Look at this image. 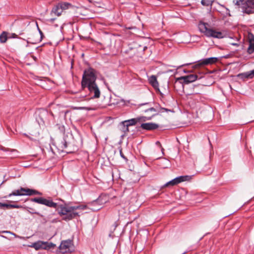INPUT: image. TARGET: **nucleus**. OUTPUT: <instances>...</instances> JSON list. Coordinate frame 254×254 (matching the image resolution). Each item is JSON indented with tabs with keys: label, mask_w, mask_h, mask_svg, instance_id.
Here are the masks:
<instances>
[{
	"label": "nucleus",
	"mask_w": 254,
	"mask_h": 254,
	"mask_svg": "<svg viewBox=\"0 0 254 254\" xmlns=\"http://www.w3.org/2000/svg\"><path fill=\"white\" fill-rule=\"evenodd\" d=\"M31 201L39 204H41L50 207L58 208L59 214L63 216V219L65 221H69L79 216V212L77 210H84L86 208V205L70 206L65 204L61 205L58 207L57 203L53 202L51 199H47L42 197H35L30 199Z\"/></svg>",
	"instance_id": "nucleus-1"
},
{
	"label": "nucleus",
	"mask_w": 254,
	"mask_h": 254,
	"mask_svg": "<svg viewBox=\"0 0 254 254\" xmlns=\"http://www.w3.org/2000/svg\"><path fill=\"white\" fill-rule=\"evenodd\" d=\"M95 70L92 68H89L84 71L81 81V87L82 89L87 88L89 94L92 98H98L100 96V91L96 83V76L95 74Z\"/></svg>",
	"instance_id": "nucleus-2"
},
{
	"label": "nucleus",
	"mask_w": 254,
	"mask_h": 254,
	"mask_svg": "<svg viewBox=\"0 0 254 254\" xmlns=\"http://www.w3.org/2000/svg\"><path fill=\"white\" fill-rule=\"evenodd\" d=\"M198 26L200 32L203 33L207 37L221 39L224 37V33L213 28H209V25L207 23L200 22Z\"/></svg>",
	"instance_id": "nucleus-3"
},
{
	"label": "nucleus",
	"mask_w": 254,
	"mask_h": 254,
	"mask_svg": "<svg viewBox=\"0 0 254 254\" xmlns=\"http://www.w3.org/2000/svg\"><path fill=\"white\" fill-rule=\"evenodd\" d=\"M218 60V59L215 57H211L204 59L198 61L196 64L194 65L193 67L197 68L204 65L212 64L216 63Z\"/></svg>",
	"instance_id": "nucleus-4"
},
{
	"label": "nucleus",
	"mask_w": 254,
	"mask_h": 254,
	"mask_svg": "<svg viewBox=\"0 0 254 254\" xmlns=\"http://www.w3.org/2000/svg\"><path fill=\"white\" fill-rule=\"evenodd\" d=\"M243 12L250 14L254 13V0H247L243 4Z\"/></svg>",
	"instance_id": "nucleus-5"
},
{
	"label": "nucleus",
	"mask_w": 254,
	"mask_h": 254,
	"mask_svg": "<svg viewBox=\"0 0 254 254\" xmlns=\"http://www.w3.org/2000/svg\"><path fill=\"white\" fill-rule=\"evenodd\" d=\"M55 246L56 245L53 243L38 241L33 243L32 244V247L35 248V249L36 250H38L41 249H48L51 248H54Z\"/></svg>",
	"instance_id": "nucleus-6"
},
{
	"label": "nucleus",
	"mask_w": 254,
	"mask_h": 254,
	"mask_svg": "<svg viewBox=\"0 0 254 254\" xmlns=\"http://www.w3.org/2000/svg\"><path fill=\"white\" fill-rule=\"evenodd\" d=\"M197 78L196 74H190L187 76H181L177 79L178 81H181L182 84H189L195 81Z\"/></svg>",
	"instance_id": "nucleus-7"
},
{
	"label": "nucleus",
	"mask_w": 254,
	"mask_h": 254,
	"mask_svg": "<svg viewBox=\"0 0 254 254\" xmlns=\"http://www.w3.org/2000/svg\"><path fill=\"white\" fill-rule=\"evenodd\" d=\"M72 246V242L70 240H66L63 241L59 249L63 254H64L69 252L70 248Z\"/></svg>",
	"instance_id": "nucleus-8"
},
{
	"label": "nucleus",
	"mask_w": 254,
	"mask_h": 254,
	"mask_svg": "<svg viewBox=\"0 0 254 254\" xmlns=\"http://www.w3.org/2000/svg\"><path fill=\"white\" fill-rule=\"evenodd\" d=\"M144 111L147 116L145 117L147 120H150L152 117L156 116L158 114V112H160L157 108H155L154 107H149L148 108L145 109Z\"/></svg>",
	"instance_id": "nucleus-9"
},
{
	"label": "nucleus",
	"mask_w": 254,
	"mask_h": 254,
	"mask_svg": "<svg viewBox=\"0 0 254 254\" xmlns=\"http://www.w3.org/2000/svg\"><path fill=\"white\" fill-rule=\"evenodd\" d=\"M20 193L21 195H32L35 194L41 195V193L38 191L37 190H32L28 188H20Z\"/></svg>",
	"instance_id": "nucleus-10"
},
{
	"label": "nucleus",
	"mask_w": 254,
	"mask_h": 254,
	"mask_svg": "<svg viewBox=\"0 0 254 254\" xmlns=\"http://www.w3.org/2000/svg\"><path fill=\"white\" fill-rule=\"evenodd\" d=\"M249 47L247 52L249 54H251L254 52V35L252 33L248 35Z\"/></svg>",
	"instance_id": "nucleus-11"
},
{
	"label": "nucleus",
	"mask_w": 254,
	"mask_h": 254,
	"mask_svg": "<svg viewBox=\"0 0 254 254\" xmlns=\"http://www.w3.org/2000/svg\"><path fill=\"white\" fill-rule=\"evenodd\" d=\"M158 127L159 126L157 124L153 123H143L140 126V127L142 129L147 130H151L157 129Z\"/></svg>",
	"instance_id": "nucleus-12"
},
{
	"label": "nucleus",
	"mask_w": 254,
	"mask_h": 254,
	"mask_svg": "<svg viewBox=\"0 0 254 254\" xmlns=\"http://www.w3.org/2000/svg\"><path fill=\"white\" fill-rule=\"evenodd\" d=\"M238 76L243 79L252 78L254 76V69L247 72L240 73Z\"/></svg>",
	"instance_id": "nucleus-13"
},
{
	"label": "nucleus",
	"mask_w": 254,
	"mask_h": 254,
	"mask_svg": "<svg viewBox=\"0 0 254 254\" xmlns=\"http://www.w3.org/2000/svg\"><path fill=\"white\" fill-rule=\"evenodd\" d=\"M119 128L120 130L124 133V134H126L127 132H129V127L125 121H123L121 122L119 125Z\"/></svg>",
	"instance_id": "nucleus-14"
},
{
	"label": "nucleus",
	"mask_w": 254,
	"mask_h": 254,
	"mask_svg": "<svg viewBox=\"0 0 254 254\" xmlns=\"http://www.w3.org/2000/svg\"><path fill=\"white\" fill-rule=\"evenodd\" d=\"M63 11L59 3H58L53 7L51 13H54L56 15L59 16L62 14Z\"/></svg>",
	"instance_id": "nucleus-15"
},
{
	"label": "nucleus",
	"mask_w": 254,
	"mask_h": 254,
	"mask_svg": "<svg viewBox=\"0 0 254 254\" xmlns=\"http://www.w3.org/2000/svg\"><path fill=\"white\" fill-rule=\"evenodd\" d=\"M191 179V177L189 176H182L177 177L174 179L176 185L186 181H189Z\"/></svg>",
	"instance_id": "nucleus-16"
},
{
	"label": "nucleus",
	"mask_w": 254,
	"mask_h": 254,
	"mask_svg": "<svg viewBox=\"0 0 254 254\" xmlns=\"http://www.w3.org/2000/svg\"><path fill=\"white\" fill-rule=\"evenodd\" d=\"M141 118H133L125 121L128 127L135 125L137 122L141 121Z\"/></svg>",
	"instance_id": "nucleus-17"
},
{
	"label": "nucleus",
	"mask_w": 254,
	"mask_h": 254,
	"mask_svg": "<svg viewBox=\"0 0 254 254\" xmlns=\"http://www.w3.org/2000/svg\"><path fill=\"white\" fill-rule=\"evenodd\" d=\"M59 3L60 6L61 7L63 11L64 10H66L72 7V5L69 2H59Z\"/></svg>",
	"instance_id": "nucleus-18"
},
{
	"label": "nucleus",
	"mask_w": 254,
	"mask_h": 254,
	"mask_svg": "<svg viewBox=\"0 0 254 254\" xmlns=\"http://www.w3.org/2000/svg\"><path fill=\"white\" fill-rule=\"evenodd\" d=\"M8 33L7 32L3 31L0 35V42L2 43H4L6 42Z\"/></svg>",
	"instance_id": "nucleus-19"
},
{
	"label": "nucleus",
	"mask_w": 254,
	"mask_h": 254,
	"mask_svg": "<svg viewBox=\"0 0 254 254\" xmlns=\"http://www.w3.org/2000/svg\"><path fill=\"white\" fill-rule=\"evenodd\" d=\"M149 82L150 84L154 87L156 88L158 86V82L157 80L156 77L154 75H152L150 79Z\"/></svg>",
	"instance_id": "nucleus-20"
},
{
	"label": "nucleus",
	"mask_w": 254,
	"mask_h": 254,
	"mask_svg": "<svg viewBox=\"0 0 254 254\" xmlns=\"http://www.w3.org/2000/svg\"><path fill=\"white\" fill-rule=\"evenodd\" d=\"M12 195H14V196L21 195V194L20 193V189L13 191L11 193L8 194V196L10 197Z\"/></svg>",
	"instance_id": "nucleus-21"
},
{
	"label": "nucleus",
	"mask_w": 254,
	"mask_h": 254,
	"mask_svg": "<svg viewBox=\"0 0 254 254\" xmlns=\"http://www.w3.org/2000/svg\"><path fill=\"white\" fill-rule=\"evenodd\" d=\"M59 145L62 149H65L67 147V142L64 140H63L59 143Z\"/></svg>",
	"instance_id": "nucleus-22"
},
{
	"label": "nucleus",
	"mask_w": 254,
	"mask_h": 254,
	"mask_svg": "<svg viewBox=\"0 0 254 254\" xmlns=\"http://www.w3.org/2000/svg\"><path fill=\"white\" fill-rule=\"evenodd\" d=\"M22 206L16 204H7V208H22Z\"/></svg>",
	"instance_id": "nucleus-23"
},
{
	"label": "nucleus",
	"mask_w": 254,
	"mask_h": 254,
	"mask_svg": "<svg viewBox=\"0 0 254 254\" xmlns=\"http://www.w3.org/2000/svg\"><path fill=\"white\" fill-rule=\"evenodd\" d=\"M201 3L204 6H209L212 4V2L208 0H202Z\"/></svg>",
	"instance_id": "nucleus-24"
},
{
	"label": "nucleus",
	"mask_w": 254,
	"mask_h": 254,
	"mask_svg": "<svg viewBox=\"0 0 254 254\" xmlns=\"http://www.w3.org/2000/svg\"><path fill=\"white\" fill-rule=\"evenodd\" d=\"M234 2H235V5H237L238 6L241 5L242 8L243 4L245 2L244 1V0H235L234 1Z\"/></svg>",
	"instance_id": "nucleus-25"
},
{
	"label": "nucleus",
	"mask_w": 254,
	"mask_h": 254,
	"mask_svg": "<svg viewBox=\"0 0 254 254\" xmlns=\"http://www.w3.org/2000/svg\"><path fill=\"white\" fill-rule=\"evenodd\" d=\"M175 185H176L174 179L169 181V182L167 183L164 186L165 187H168L169 186H175Z\"/></svg>",
	"instance_id": "nucleus-26"
},
{
	"label": "nucleus",
	"mask_w": 254,
	"mask_h": 254,
	"mask_svg": "<svg viewBox=\"0 0 254 254\" xmlns=\"http://www.w3.org/2000/svg\"><path fill=\"white\" fill-rule=\"evenodd\" d=\"M84 97H84V96H81V97H76L75 100L77 102L82 101L84 100Z\"/></svg>",
	"instance_id": "nucleus-27"
},
{
	"label": "nucleus",
	"mask_w": 254,
	"mask_h": 254,
	"mask_svg": "<svg viewBox=\"0 0 254 254\" xmlns=\"http://www.w3.org/2000/svg\"><path fill=\"white\" fill-rule=\"evenodd\" d=\"M29 209H30L31 210H32V212L29 211V212L30 213H31V214H37V215H38L39 216H42V215L39 212H36V211H34V210L32 208H30Z\"/></svg>",
	"instance_id": "nucleus-28"
},
{
	"label": "nucleus",
	"mask_w": 254,
	"mask_h": 254,
	"mask_svg": "<svg viewBox=\"0 0 254 254\" xmlns=\"http://www.w3.org/2000/svg\"><path fill=\"white\" fill-rule=\"evenodd\" d=\"M36 25H37V29H38V31L39 32V33L41 35V37H42V36H43V33L42 32V31L40 30V29L39 28L37 22H36Z\"/></svg>",
	"instance_id": "nucleus-29"
},
{
	"label": "nucleus",
	"mask_w": 254,
	"mask_h": 254,
	"mask_svg": "<svg viewBox=\"0 0 254 254\" xmlns=\"http://www.w3.org/2000/svg\"><path fill=\"white\" fill-rule=\"evenodd\" d=\"M156 143V144H158V145L160 146V148H161V151H162V154H164V152H163V151H164V148L162 147V146H161V144H160V142H159V141H157Z\"/></svg>",
	"instance_id": "nucleus-30"
},
{
	"label": "nucleus",
	"mask_w": 254,
	"mask_h": 254,
	"mask_svg": "<svg viewBox=\"0 0 254 254\" xmlns=\"http://www.w3.org/2000/svg\"><path fill=\"white\" fill-rule=\"evenodd\" d=\"M4 207H7V204L0 202V208H2Z\"/></svg>",
	"instance_id": "nucleus-31"
},
{
	"label": "nucleus",
	"mask_w": 254,
	"mask_h": 254,
	"mask_svg": "<svg viewBox=\"0 0 254 254\" xmlns=\"http://www.w3.org/2000/svg\"><path fill=\"white\" fill-rule=\"evenodd\" d=\"M158 92L159 93L162 98H164L165 94L162 93L159 89H158Z\"/></svg>",
	"instance_id": "nucleus-32"
},
{
	"label": "nucleus",
	"mask_w": 254,
	"mask_h": 254,
	"mask_svg": "<svg viewBox=\"0 0 254 254\" xmlns=\"http://www.w3.org/2000/svg\"><path fill=\"white\" fill-rule=\"evenodd\" d=\"M9 38H18V36L14 34V33H12L11 34V36H9Z\"/></svg>",
	"instance_id": "nucleus-33"
},
{
	"label": "nucleus",
	"mask_w": 254,
	"mask_h": 254,
	"mask_svg": "<svg viewBox=\"0 0 254 254\" xmlns=\"http://www.w3.org/2000/svg\"><path fill=\"white\" fill-rule=\"evenodd\" d=\"M120 155H121V157H122V158H123L124 159H126V160H127V158H126V157L125 156V155H124V154L123 153L122 150H120Z\"/></svg>",
	"instance_id": "nucleus-34"
},
{
	"label": "nucleus",
	"mask_w": 254,
	"mask_h": 254,
	"mask_svg": "<svg viewBox=\"0 0 254 254\" xmlns=\"http://www.w3.org/2000/svg\"><path fill=\"white\" fill-rule=\"evenodd\" d=\"M159 109L160 110H163V111H166V112L170 111V110H169L168 109L164 108H160Z\"/></svg>",
	"instance_id": "nucleus-35"
},
{
	"label": "nucleus",
	"mask_w": 254,
	"mask_h": 254,
	"mask_svg": "<svg viewBox=\"0 0 254 254\" xmlns=\"http://www.w3.org/2000/svg\"><path fill=\"white\" fill-rule=\"evenodd\" d=\"M55 19L51 18L49 20V21L53 22L54 21Z\"/></svg>",
	"instance_id": "nucleus-36"
},
{
	"label": "nucleus",
	"mask_w": 254,
	"mask_h": 254,
	"mask_svg": "<svg viewBox=\"0 0 254 254\" xmlns=\"http://www.w3.org/2000/svg\"><path fill=\"white\" fill-rule=\"evenodd\" d=\"M232 45H235V46H238V44H234V43H233V44H232Z\"/></svg>",
	"instance_id": "nucleus-37"
},
{
	"label": "nucleus",
	"mask_w": 254,
	"mask_h": 254,
	"mask_svg": "<svg viewBox=\"0 0 254 254\" xmlns=\"http://www.w3.org/2000/svg\"><path fill=\"white\" fill-rule=\"evenodd\" d=\"M148 105V103H145L144 104H143V105Z\"/></svg>",
	"instance_id": "nucleus-38"
},
{
	"label": "nucleus",
	"mask_w": 254,
	"mask_h": 254,
	"mask_svg": "<svg viewBox=\"0 0 254 254\" xmlns=\"http://www.w3.org/2000/svg\"><path fill=\"white\" fill-rule=\"evenodd\" d=\"M78 109H84V108H83V107H80V108H78Z\"/></svg>",
	"instance_id": "nucleus-39"
},
{
	"label": "nucleus",
	"mask_w": 254,
	"mask_h": 254,
	"mask_svg": "<svg viewBox=\"0 0 254 254\" xmlns=\"http://www.w3.org/2000/svg\"><path fill=\"white\" fill-rule=\"evenodd\" d=\"M24 135L25 136H26L28 137V135H27V134H24Z\"/></svg>",
	"instance_id": "nucleus-40"
},
{
	"label": "nucleus",
	"mask_w": 254,
	"mask_h": 254,
	"mask_svg": "<svg viewBox=\"0 0 254 254\" xmlns=\"http://www.w3.org/2000/svg\"><path fill=\"white\" fill-rule=\"evenodd\" d=\"M4 232H5V233H10V232H8V231H5Z\"/></svg>",
	"instance_id": "nucleus-41"
},
{
	"label": "nucleus",
	"mask_w": 254,
	"mask_h": 254,
	"mask_svg": "<svg viewBox=\"0 0 254 254\" xmlns=\"http://www.w3.org/2000/svg\"><path fill=\"white\" fill-rule=\"evenodd\" d=\"M99 201V199H98L97 202Z\"/></svg>",
	"instance_id": "nucleus-42"
}]
</instances>
